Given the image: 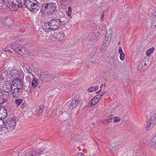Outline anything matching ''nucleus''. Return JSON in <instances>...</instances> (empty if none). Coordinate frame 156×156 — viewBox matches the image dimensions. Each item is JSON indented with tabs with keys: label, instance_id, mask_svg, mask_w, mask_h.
<instances>
[{
	"label": "nucleus",
	"instance_id": "nucleus-64",
	"mask_svg": "<svg viewBox=\"0 0 156 156\" xmlns=\"http://www.w3.org/2000/svg\"><path fill=\"white\" fill-rule=\"evenodd\" d=\"M153 16H156V12H153Z\"/></svg>",
	"mask_w": 156,
	"mask_h": 156
},
{
	"label": "nucleus",
	"instance_id": "nucleus-26",
	"mask_svg": "<svg viewBox=\"0 0 156 156\" xmlns=\"http://www.w3.org/2000/svg\"><path fill=\"white\" fill-rule=\"evenodd\" d=\"M46 5L45 4H44L42 5V7L40 10V12L43 14H44L45 12H47V9L46 7Z\"/></svg>",
	"mask_w": 156,
	"mask_h": 156
},
{
	"label": "nucleus",
	"instance_id": "nucleus-52",
	"mask_svg": "<svg viewBox=\"0 0 156 156\" xmlns=\"http://www.w3.org/2000/svg\"><path fill=\"white\" fill-rule=\"evenodd\" d=\"M37 152L36 151H34L32 153V154L30 156H37Z\"/></svg>",
	"mask_w": 156,
	"mask_h": 156
},
{
	"label": "nucleus",
	"instance_id": "nucleus-14",
	"mask_svg": "<svg viewBox=\"0 0 156 156\" xmlns=\"http://www.w3.org/2000/svg\"><path fill=\"white\" fill-rule=\"evenodd\" d=\"M110 63H111V64L115 66L119 64L120 62L116 57L114 56L110 59Z\"/></svg>",
	"mask_w": 156,
	"mask_h": 156
},
{
	"label": "nucleus",
	"instance_id": "nucleus-40",
	"mask_svg": "<svg viewBox=\"0 0 156 156\" xmlns=\"http://www.w3.org/2000/svg\"><path fill=\"white\" fill-rule=\"evenodd\" d=\"M71 7L70 6H69L68 7V10L66 11V14L67 15L69 16L71 14Z\"/></svg>",
	"mask_w": 156,
	"mask_h": 156
},
{
	"label": "nucleus",
	"instance_id": "nucleus-24",
	"mask_svg": "<svg viewBox=\"0 0 156 156\" xmlns=\"http://www.w3.org/2000/svg\"><path fill=\"white\" fill-rule=\"evenodd\" d=\"M61 116L64 121L66 120L69 117V115L67 113L63 112Z\"/></svg>",
	"mask_w": 156,
	"mask_h": 156
},
{
	"label": "nucleus",
	"instance_id": "nucleus-12",
	"mask_svg": "<svg viewBox=\"0 0 156 156\" xmlns=\"http://www.w3.org/2000/svg\"><path fill=\"white\" fill-rule=\"evenodd\" d=\"M48 74L47 72H43L40 75L39 78L42 82L48 81Z\"/></svg>",
	"mask_w": 156,
	"mask_h": 156
},
{
	"label": "nucleus",
	"instance_id": "nucleus-22",
	"mask_svg": "<svg viewBox=\"0 0 156 156\" xmlns=\"http://www.w3.org/2000/svg\"><path fill=\"white\" fill-rule=\"evenodd\" d=\"M44 24L45 25L44 26L43 28L45 30V31L48 32L50 31L51 30V28L50 27V26L48 25V22L44 23Z\"/></svg>",
	"mask_w": 156,
	"mask_h": 156
},
{
	"label": "nucleus",
	"instance_id": "nucleus-47",
	"mask_svg": "<svg viewBox=\"0 0 156 156\" xmlns=\"http://www.w3.org/2000/svg\"><path fill=\"white\" fill-rule=\"evenodd\" d=\"M21 47H23V46L20 45V47H19V48H18V49L16 50V52L19 55V52L20 51H21V50L22 48H21Z\"/></svg>",
	"mask_w": 156,
	"mask_h": 156
},
{
	"label": "nucleus",
	"instance_id": "nucleus-49",
	"mask_svg": "<svg viewBox=\"0 0 156 156\" xmlns=\"http://www.w3.org/2000/svg\"><path fill=\"white\" fill-rule=\"evenodd\" d=\"M87 91L89 92H92L93 91H94V88H93V87L92 86L90 87L89 88H88L87 89Z\"/></svg>",
	"mask_w": 156,
	"mask_h": 156
},
{
	"label": "nucleus",
	"instance_id": "nucleus-5",
	"mask_svg": "<svg viewBox=\"0 0 156 156\" xmlns=\"http://www.w3.org/2000/svg\"><path fill=\"white\" fill-rule=\"evenodd\" d=\"M11 4L12 10L15 12L23 5L21 0H13Z\"/></svg>",
	"mask_w": 156,
	"mask_h": 156
},
{
	"label": "nucleus",
	"instance_id": "nucleus-62",
	"mask_svg": "<svg viewBox=\"0 0 156 156\" xmlns=\"http://www.w3.org/2000/svg\"><path fill=\"white\" fill-rule=\"evenodd\" d=\"M154 140H156V134L154 136V137L153 138L152 141H154Z\"/></svg>",
	"mask_w": 156,
	"mask_h": 156
},
{
	"label": "nucleus",
	"instance_id": "nucleus-25",
	"mask_svg": "<svg viewBox=\"0 0 156 156\" xmlns=\"http://www.w3.org/2000/svg\"><path fill=\"white\" fill-rule=\"evenodd\" d=\"M18 83V84H17H17L14 86V87H19V88H21V89H22V90H23V86L24 85V83L22 80H21V81Z\"/></svg>",
	"mask_w": 156,
	"mask_h": 156
},
{
	"label": "nucleus",
	"instance_id": "nucleus-10",
	"mask_svg": "<svg viewBox=\"0 0 156 156\" xmlns=\"http://www.w3.org/2000/svg\"><path fill=\"white\" fill-rule=\"evenodd\" d=\"M59 23L61 24V28H63L66 25L68 22V20L66 17L65 16H62L59 19H58Z\"/></svg>",
	"mask_w": 156,
	"mask_h": 156
},
{
	"label": "nucleus",
	"instance_id": "nucleus-63",
	"mask_svg": "<svg viewBox=\"0 0 156 156\" xmlns=\"http://www.w3.org/2000/svg\"><path fill=\"white\" fill-rule=\"evenodd\" d=\"M3 1L4 2L5 1L6 2H7L9 3V2H11V0H3Z\"/></svg>",
	"mask_w": 156,
	"mask_h": 156
},
{
	"label": "nucleus",
	"instance_id": "nucleus-39",
	"mask_svg": "<svg viewBox=\"0 0 156 156\" xmlns=\"http://www.w3.org/2000/svg\"><path fill=\"white\" fill-rule=\"evenodd\" d=\"M107 46L105 45L104 44L101 46L100 48V49L102 52L103 53H105V50L107 48Z\"/></svg>",
	"mask_w": 156,
	"mask_h": 156
},
{
	"label": "nucleus",
	"instance_id": "nucleus-23",
	"mask_svg": "<svg viewBox=\"0 0 156 156\" xmlns=\"http://www.w3.org/2000/svg\"><path fill=\"white\" fill-rule=\"evenodd\" d=\"M112 32V30L111 29H109L106 33L105 38H107V39L108 38V39H110Z\"/></svg>",
	"mask_w": 156,
	"mask_h": 156
},
{
	"label": "nucleus",
	"instance_id": "nucleus-8",
	"mask_svg": "<svg viewBox=\"0 0 156 156\" xmlns=\"http://www.w3.org/2000/svg\"><path fill=\"white\" fill-rule=\"evenodd\" d=\"M79 100L77 98V96L76 95L72 100L71 103L69 105L68 107L70 109H73V108L78 106L79 105Z\"/></svg>",
	"mask_w": 156,
	"mask_h": 156
},
{
	"label": "nucleus",
	"instance_id": "nucleus-45",
	"mask_svg": "<svg viewBox=\"0 0 156 156\" xmlns=\"http://www.w3.org/2000/svg\"><path fill=\"white\" fill-rule=\"evenodd\" d=\"M55 76V75H48V81H50L51 80H53L54 78V77Z\"/></svg>",
	"mask_w": 156,
	"mask_h": 156
},
{
	"label": "nucleus",
	"instance_id": "nucleus-32",
	"mask_svg": "<svg viewBox=\"0 0 156 156\" xmlns=\"http://www.w3.org/2000/svg\"><path fill=\"white\" fill-rule=\"evenodd\" d=\"M97 49L96 48H93L92 52L90 53V58H93L94 55H95Z\"/></svg>",
	"mask_w": 156,
	"mask_h": 156
},
{
	"label": "nucleus",
	"instance_id": "nucleus-37",
	"mask_svg": "<svg viewBox=\"0 0 156 156\" xmlns=\"http://www.w3.org/2000/svg\"><path fill=\"white\" fill-rule=\"evenodd\" d=\"M151 147L152 148H156V140H155L154 141H152L151 140V143H150Z\"/></svg>",
	"mask_w": 156,
	"mask_h": 156
},
{
	"label": "nucleus",
	"instance_id": "nucleus-53",
	"mask_svg": "<svg viewBox=\"0 0 156 156\" xmlns=\"http://www.w3.org/2000/svg\"><path fill=\"white\" fill-rule=\"evenodd\" d=\"M105 92L102 91L101 92V94L99 96H98V98H99L100 99L101 98V97L103 96V95L105 94Z\"/></svg>",
	"mask_w": 156,
	"mask_h": 156
},
{
	"label": "nucleus",
	"instance_id": "nucleus-21",
	"mask_svg": "<svg viewBox=\"0 0 156 156\" xmlns=\"http://www.w3.org/2000/svg\"><path fill=\"white\" fill-rule=\"evenodd\" d=\"M0 131L4 130V129H3L4 128L5 129V120H3L2 119H0Z\"/></svg>",
	"mask_w": 156,
	"mask_h": 156
},
{
	"label": "nucleus",
	"instance_id": "nucleus-9",
	"mask_svg": "<svg viewBox=\"0 0 156 156\" xmlns=\"http://www.w3.org/2000/svg\"><path fill=\"white\" fill-rule=\"evenodd\" d=\"M12 121L13 122L12 124L8 123L7 122H5V129L9 131H12L15 129L16 128V121L13 120Z\"/></svg>",
	"mask_w": 156,
	"mask_h": 156
},
{
	"label": "nucleus",
	"instance_id": "nucleus-17",
	"mask_svg": "<svg viewBox=\"0 0 156 156\" xmlns=\"http://www.w3.org/2000/svg\"><path fill=\"white\" fill-rule=\"evenodd\" d=\"M98 95H97L93 98L89 102V104L91 105H95L97 104L100 99L98 97Z\"/></svg>",
	"mask_w": 156,
	"mask_h": 156
},
{
	"label": "nucleus",
	"instance_id": "nucleus-6",
	"mask_svg": "<svg viewBox=\"0 0 156 156\" xmlns=\"http://www.w3.org/2000/svg\"><path fill=\"white\" fill-rule=\"evenodd\" d=\"M150 120L147 122V124L146 126V128L147 130L149 129V128H152L156 123V114L152 115L150 117Z\"/></svg>",
	"mask_w": 156,
	"mask_h": 156
},
{
	"label": "nucleus",
	"instance_id": "nucleus-20",
	"mask_svg": "<svg viewBox=\"0 0 156 156\" xmlns=\"http://www.w3.org/2000/svg\"><path fill=\"white\" fill-rule=\"evenodd\" d=\"M61 4L63 6H66L69 5L71 3L72 0H60Z\"/></svg>",
	"mask_w": 156,
	"mask_h": 156
},
{
	"label": "nucleus",
	"instance_id": "nucleus-16",
	"mask_svg": "<svg viewBox=\"0 0 156 156\" xmlns=\"http://www.w3.org/2000/svg\"><path fill=\"white\" fill-rule=\"evenodd\" d=\"M17 74L15 73V75L13 76V78L12 80V83H15L16 82H19L22 80V79L20 77V72L18 71L17 73Z\"/></svg>",
	"mask_w": 156,
	"mask_h": 156
},
{
	"label": "nucleus",
	"instance_id": "nucleus-7",
	"mask_svg": "<svg viewBox=\"0 0 156 156\" xmlns=\"http://www.w3.org/2000/svg\"><path fill=\"white\" fill-rule=\"evenodd\" d=\"M21 88L16 87H13L11 91L13 97L17 98L21 94L23 90Z\"/></svg>",
	"mask_w": 156,
	"mask_h": 156
},
{
	"label": "nucleus",
	"instance_id": "nucleus-18",
	"mask_svg": "<svg viewBox=\"0 0 156 156\" xmlns=\"http://www.w3.org/2000/svg\"><path fill=\"white\" fill-rule=\"evenodd\" d=\"M44 110V107L42 105H41L38 107L36 111H35V114L39 115H41L42 113Z\"/></svg>",
	"mask_w": 156,
	"mask_h": 156
},
{
	"label": "nucleus",
	"instance_id": "nucleus-44",
	"mask_svg": "<svg viewBox=\"0 0 156 156\" xmlns=\"http://www.w3.org/2000/svg\"><path fill=\"white\" fill-rule=\"evenodd\" d=\"M100 33L98 31H96L94 32L93 34L94 37H97L100 34Z\"/></svg>",
	"mask_w": 156,
	"mask_h": 156
},
{
	"label": "nucleus",
	"instance_id": "nucleus-2",
	"mask_svg": "<svg viewBox=\"0 0 156 156\" xmlns=\"http://www.w3.org/2000/svg\"><path fill=\"white\" fill-rule=\"evenodd\" d=\"M47 8V13L49 15H52L55 14L57 11V4L55 2H50L46 4Z\"/></svg>",
	"mask_w": 156,
	"mask_h": 156
},
{
	"label": "nucleus",
	"instance_id": "nucleus-41",
	"mask_svg": "<svg viewBox=\"0 0 156 156\" xmlns=\"http://www.w3.org/2000/svg\"><path fill=\"white\" fill-rule=\"evenodd\" d=\"M110 39H108L106 40V38H105V41L104 42V45L107 46L109 44Z\"/></svg>",
	"mask_w": 156,
	"mask_h": 156
},
{
	"label": "nucleus",
	"instance_id": "nucleus-57",
	"mask_svg": "<svg viewBox=\"0 0 156 156\" xmlns=\"http://www.w3.org/2000/svg\"><path fill=\"white\" fill-rule=\"evenodd\" d=\"M77 156H84V154L81 153H79L77 154Z\"/></svg>",
	"mask_w": 156,
	"mask_h": 156
},
{
	"label": "nucleus",
	"instance_id": "nucleus-13",
	"mask_svg": "<svg viewBox=\"0 0 156 156\" xmlns=\"http://www.w3.org/2000/svg\"><path fill=\"white\" fill-rule=\"evenodd\" d=\"M21 51L19 52V55H21L23 57H27L30 55L28 50L24 47H21Z\"/></svg>",
	"mask_w": 156,
	"mask_h": 156
},
{
	"label": "nucleus",
	"instance_id": "nucleus-51",
	"mask_svg": "<svg viewBox=\"0 0 156 156\" xmlns=\"http://www.w3.org/2000/svg\"><path fill=\"white\" fill-rule=\"evenodd\" d=\"M26 69L27 72L31 74L32 72V70L31 68L28 66V68L27 67H26Z\"/></svg>",
	"mask_w": 156,
	"mask_h": 156
},
{
	"label": "nucleus",
	"instance_id": "nucleus-36",
	"mask_svg": "<svg viewBox=\"0 0 156 156\" xmlns=\"http://www.w3.org/2000/svg\"><path fill=\"white\" fill-rule=\"evenodd\" d=\"M65 34L64 33H60L57 34L56 36V39H58V38H59V37H60L61 36V39H63L64 37Z\"/></svg>",
	"mask_w": 156,
	"mask_h": 156
},
{
	"label": "nucleus",
	"instance_id": "nucleus-54",
	"mask_svg": "<svg viewBox=\"0 0 156 156\" xmlns=\"http://www.w3.org/2000/svg\"><path fill=\"white\" fill-rule=\"evenodd\" d=\"M119 54H120V53H123L121 47H119Z\"/></svg>",
	"mask_w": 156,
	"mask_h": 156
},
{
	"label": "nucleus",
	"instance_id": "nucleus-60",
	"mask_svg": "<svg viewBox=\"0 0 156 156\" xmlns=\"http://www.w3.org/2000/svg\"><path fill=\"white\" fill-rule=\"evenodd\" d=\"M21 107L22 108H24L25 107L24 103H23L21 105Z\"/></svg>",
	"mask_w": 156,
	"mask_h": 156
},
{
	"label": "nucleus",
	"instance_id": "nucleus-55",
	"mask_svg": "<svg viewBox=\"0 0 156 156\" xmlns=\"http://www.w3.org/2000/svg\"><path fill=\"white\" fill-rule=\"evenodd\" d=\"M104 12L102 13V14H101V21L103 20H104L103 17H104Z\"/></svg>",
	"mask_w": 156,
	"mask_h": 156
},
{
	"label": "nucleus",
	"instance_id": "nucleus-35",
	"mask_svg": "<svg viewBox=\"0 0 156 156\" xmlns=\"http://www.w3.org/2000/svg\"><path fill=\"white\" fill-rule=\"evenodd\" d=\"M144 66L141 64V63L140 62L138 66V70L141 72H143L144 71Z\"/></svg>",
	"mask_w": 156,
	"mask_h": 156
},
{
	"label": "nucleus",
	"instance_id": "nucleus-28",
	"mask_svg": "<svg viewBox=\"0 0 156 156\" xmlns=\"http://www.w3.org/2000/svg\"><path fill=\"white\" fill-rule=\"evenodd\" d=\"M23 102V100L21 99H16L15 101V102L17 107L20 105Z\"/></svg>",
	"mask_w": 156,
	"mask_h": 156
},
{
	"label": "nucleus",
	"instance_id": "nucleus-59",
	"mask_svg": "<svg viewBox=\"0 0 156 156\" xmlns=\"http://www.w3.org/2000/svg\"><path fill=\"white\" fill-rule=\"evenodd\" d=\"M93 88H94V91H95L98 89V86H96L94 87H93Z\"/></svg>",
	"mask_w": 156,
	"mask_h": 156
},
{
	"label": "nucleus",
	"instance_id": "nucleus-38",
	"mask_svg": "<svg viewBox=\"0 0 156 156\" xmlns=\"http://www.w3.org/2000/svg\"><path fill=\"white\" fill-rule=\"evenodd\" d=\"M59 77L60 75L59 74L55 75L54 78L53 80L55 81L58 82L59 81V80L58 78H59Z\"/></svg>",
	"mask_w": 156,
	"mask_h": 156
},
{
	"label": "nucleus",
	"instance_id": "nucleus-43",
	"mask_svg": "<svg viewBox=\"0 0 156 156\" xmlns=\"http://www.w3.org/2000/svg\"><path fill=\"white\" fill-rule=\"evenodd\" d=\"M89 40L90 41H93L95 38V37H94V36L92 34H89Z\"/></svg>",
	"mask_w": 156,
	"mask_h": 156
},
{
	"label": "nucleus",
	"instance_id": "nucleus-33",
	"mask_svg": "<svg viewBox=\"0 0 156 156\" xmlns=\"http://www.w3.org/2000/svg\"><path fill=\"white\" fill-rule=\"evenodd\" d=\"M16 118L14 119V118H9V119H5V122H7L9 124H12V121H13V120H16Z\"/></svg>",
	"mask_w": 156,
	"mask_h": 156
},
{
	"label": "nucleus",
	"instance_id": "nucleus-46",
	"mask_svg": "<svg viewBox=\"0 0 156 156\" xmlns=\"http://www.w3.org/2000/svg\"><path fill=\"white\" fill-rule=\"evenodd\" d=\"M120 118L118 117H115L114 119H113V121L115 123H116V122H119L120 121Z\"/></svg>",
	"mask_w": 156,
	"mask_h": 156
},
{
	"label": "nucleus",
	"instance_id": "nucleus-1",
	"mask_svg": "<svg viewBox=\"0 0 156 156\" xmlns=\"http://www.w3.org/2000/svg\"><path fill=\"white\" fill-rule=\"evenodd\" d=\"M23 4L31 12H36L39 10L40 4L36 0H23Z\"/></svg>",
	"mask_w": 156,
	"mask_h": 156
},
{
	"label": "nucleus",
	"instance_id": "nucleus-30",
	"mask_svg": "<svg viewBox=\"0 0 156 156\" xmlns=\"http://www.w3.org/2000/svg\"><path fill=\"white\" fill-rule=\"evenodd\" d=\"M37 85V82L36 78H33L31 83V86L33 87H35Z\"/></svg>",
	"mask_w": 156,
	"mask_h": 156
},
{
	"label": "nucleus",
	"instance_id": "nucleus-31",
	"mask_svg": "<svg viewBox=\"0 0 156 156\" xmlns=\"http://www.w3.org/2000/svg\"><path fill=\"white\" fill-rule=\"evenodd\" d=\"M148 61H147L146 58H144V60H142L141 62V64L144 66V68H145L146 66H147V63H148Z\"/></svg>",
	"mask_w": 156,
	"mask_h": 156
},
{
	"label": "nucleus",
	"instance_id": "nucleus-34",
	"mask_svg": "<svg viewBox=\"0 0 156 156\" xmlns=\"http://www.w3.org/2000/svg\"><path fill=\"white\" fill-rule=\"evenodd\" d=\"M45 151V149H43L42 150H41V149H37L36 151L37 152V156L39 155L41 153Z\"/></svg>",
	"mask_w": 156,
	"mask_h": 156
},
{
	"label": "nucleus",
	"instance_id": "nucleus-42",
	"mask_svg": "<svg viewBox=\"0 0 156 156\" xmlns=\"http://www.w3.org/2000/svg\"><path fill=\"white\" fill-rule=\"evenodd\" d=\"M108 118V119L104 120L103 122L105 124H107L108 123L111 122L112 120L109 118Z\"/></svg>",
	"mask_w": 156,
	"mask_h": 156
},
{
	"label": "nucleus",
	"instance_id": "nucleus-3",
	"mask_svg": "<svg viewBox=\"0 0 156 156\" xmlns=\"http://www.w3.org/2000/svg\"><path fill=\"white\" fill-rule=\"evenodd\" d=\"M4 74L6 76L9 77L10 79H12L13 77V76L15 75V73L17 74V73L18 71L14 69H12L10 67H4Z\"/></svg>",
	"mask_w": 156,
	"mask_h": 156
},
{
	"label": "nucleus",
	"instance_id": "nucleus-15",
	"mask_svg": "<svg viewBox=\"0 0 156 156\" xmlns=\"http://www.w3.org/2000/svg\"><path fill=\"white\" fill-rule=\"evenodd\" d=\"M19 47L20 45L19 44L15 42L9 44L7 46L8 48L12 49L15 51H16H16L18 48H19Z\"/></svg>",
	"mask_w": 156,
	"mask_h": 156
},
{
	"label": "nucleus",
	"instance_id": "nucleus-29",
	"mask_svg": "<svg viewBox=\"0 0 156 156\" xmlns=\"http://www.w3.org/2000/svg\"><path fill=\"white\" fill-rule=\"evenodd\" d=\"M5 23L6 26H9L11 23L12 20L9 17H7L5 19Z\"/></svg>",
	"mask_w": 156,
	"mask_h": 156
},
{
	"label": "nucleus",
	"instance_id": "nucleus-50",
	"mask_svg": "<svg viewBox=\"0 0 156 156\" xmlns=\"http://www.w3.org/2000/svg\"><path fill=\"white\" fill-rule=\"evenodd\" d=\"M4 51L6 52H8L9 53H11L12 52V51L7 47L5 49Z\"/></svg>",
	"mask_w": 156,
	"mask_h": 156
},
{
	"label": "nucleus",
	"instance_id": "nucleus-19",
	"mask_svg": "<svg viewBox=\"0 0 156 156\" xmlns=\"http://www.w3.org/2000/svg\"><path fill=\"white\" fill-rule=\"evenodd\" d=\"M15 84V83L11 85L8 81H6L5 83V88H6L7 90H9L11 89V90Z\"/></svg>",
	"mask_w": 156,
	"mask_h": 156
},
{
	"label": "nucleus",
	"instance_id": "nucleus-4",
	"mask_svg": "<svg viewBox=\"0 0 156 156\" xmlns=\"http://www.w3.org/2000/svg\"><path fill=\"white\" fill-rule=\"evenodd\" d=\"M58 21V19H53L48 22V25L50 26L51 30H55L61 27V24Z\"/></svg>",
	"mask_w": 156,
	"mask_h": 156
},
{
	"label": "nucleus",
	"instance_id": "nucleus-48",
	"mask_svg": "<svg viewBox=\"0 0 156 156\" xmlns=\"http://www.w3.org/2000/svg\"><path fill=\"white\" fill-rule=\"evenodd\" d=\"M120 58L121 60H123L125 56V54L123 53L120 54Z\"/></svg>",
	"mask_w": 156,
	"mask_h": 156
},
{
	"label": "nucleus",
	"instance_id": "nucleus-11",
	"mask_svg": "<svg viewBox=\"0 0 156 156\" xmlns=\"http://www.w3.org/2000/svg\"><path fill=\"white\" fill-rule=\"evenodd\" d=\"M7 111L4 107L0 106V119H4L7 117Z\"/></svg>",
	"mask_w": 156,
	"mask_h": 156
},
{
	"label": "nucleus",
	"instance_id": "nucleus-61",
	"mask_svg": "<svg viewBox=\"0 0 156 156\" xmlns=\"http://www.w3.org/2000/svg\"><path fill=\"white\" fill-rule=\"evenodd\" d=\"M41 86H38V87H37V88H38V89H37V90H38V91H40L41 89Z\"/></svg>",
	"mask_w": 156,
	"mask_h": 156
},
{
	"label": "nucleus",
	"instance_id": "nucleus-56",
	"mask_svg": "<svg viewBox=\"0 0 156 156\" xmlns=\"http://www.w3.org/2000/svg\"><path fill=\"white\" fill-rule=\"evenodd\" d=\"M1 24L2 25H3L4 26H6V25H5V20H3L1 22Z\"/></svg>",
	"mask_w": 156,
	"mask_h": 156
},
{
	"label": "nucleus",
	"instance_id": "nucleus-27",
	"mask_svg": "<svg viewBox=\"0 0 156 156\" xmlns=\"http://www.w3.org/2000/svg\"><path fill=\"white\" fill-rule=\"evenodd\" d=\"M154 50V47H152L150 48H149L146 51V55L148 56H149L152 54Z\"/></svg>",
	"mask_w": 156,
	"mask_h": 156
},
{
	"label": "nucleus",
	"instance_id": "nucleus-58",
	"mask_svg": "<svg viewBox=\"0 0 156 156\" xmlns=\"http://www.w3.org/2000/svg\"><path fill=\"white\" fill-rule=\"evenodd\" d=\"M114 117V116L112 115H109L108 116V118H110L112 120L113 118Z\"/></svg>",
	"mask_w": 156,
	"mask_h": 156
}]
</instances>
